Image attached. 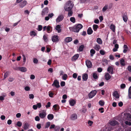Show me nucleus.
Instances as JSON below:
<instances>
[{"instance_id":"1","label":"nucleus","mask_w":131,"mask_h":131,"mask_svg":"<svg viewBox=\"0 0 131 131\" xmlns=\"http://www.w3.org/2000/svg\"><path fill=\"white\" fill-rule=\"evenodd\" d=\"M74 6L73 4L71 1H68L64 6V8L66 11L71 10Z\"/></svg>"},{"instance_id":"2","label":"nucleus","mask_w":131,"mask_h":131,"mask_svg":"<svg viewBox=\"0 0 131 131\" xmlns=\"http://www.w3.org/2000/svg\"><path fill=\"white\" fill-rule=\"evenodd\" d=\"M83 26L81 24H76L73 26V30L74 32H77Z\"/></svg>"},{"instance_id":"3","label":"nucleus","mask_w":131,"mask_h":131,"mask_svg":"<svg viewBox=\"0 0 131 131\" xmlns=\"http://www.w3.org/2000/svg\"><path fill=\"white\" fill-rule=\"evenodd\" d=\"M46 115V111L45 110H43L41 112H40L39 114L40 117L42 119L45 118Z\"/></svg>"},{"instance_id":"4","label":"nucleus","mask_w":131,"mask_h":131,"mask_svg":"<svg viewBox=\"0 0 131 131\" xmlns=\"http://www.w3.org/2000/svg\"><path fill=\"white\" fill-rule=\"evenodd\" d=\"M97 92L96 90H92L89 94V97L90 98H92L96 94Z\"/></svg>"},{"instance_id":"5","label":"nucleus","mask_w":131,"mask_h":131,"mask_svg":"<svg viewBox=\"0 0 131 131\" xmlns=\"http://www.w3.org/2000/svg\"><path fill=\"white\" fill-rule=\"evenodd\" d=\"M124 117L127 120L131 121V115L129 113H124Z\"/></svg>"},{"instance_id":"6","label":"nucleus","mask_w":131,"mask_h":131,"mask_svg":"<svg viewBox=\"0 0 131 131\" xmlns=\"http://www.w3.org/2000/svg\"><path fill=\"white\" fill-rule=\"evenodd\" d=\"M48 12V9L47 7L45 8L42 10L41 15L43 16L47 15Z\"/></svg>"},{"instance_id":"7","label":"nucleus","mask_w":131,"mask_h":131,"mask_svg":"<svg viewBox=\"0 0 131 131\" xmlns=\"http://www.w3.org/2000/svg\"><path fill=\"white\" fill-rule=\"evenodd\" d=\"M64 17V16L63 15H59L56 19L57 22L59 23L62 21Z\"/></svg>"},{"instance_id":"8","label":"nucleus","mask_w":131,"mask_h":131,"mask_svg":"<svg viewBox=\"0 0 131 131\" xmlns=\"http://www.w3.org/2000/svg\"><path fill=\"white\" fill-rule=\"evenodd\" d=\"M52 86H54L57 88H59L60 86L59 85V82L57 80H55L54 81L53 83L52 84Z\"/></svg>"},{"instance_id":"9","label":"nucleus","mask_w":131,"mask_h":131,"mask_svg":"<svg viewBox=\"0 0 131 131\" xmlns=\"http://www.w3.org/2000/svg\"><path fill=\"white\" fill-rule=\"evenodd\" d=\"M58 38L59 37L58 36L54 35L52 37V40L53 42H57L59 40Z\"/></svg>"},{"instance_id":"10","label":"nucleus","mask_w":131,"mask_h":131,"mask_svg":"<svg viewBox=\"0 0 131 131\" xmlns=\"http://www.w3.org/2000/svg\"><path fill=\"white\" fill-rule=\"evenodd\" d=\"M86 64L88 68H91L92 66L91 62L89 60H86L85 61Z\"/></svg>"},{"instance_id":"11","label":"nucleus","mask_w":131,"mask_h":131,"mask_svg":"<svg viewBox=\"0 0 131 131\" xmlns=\"http://www.w3.org/2000/svg\"><path fill=\"white\" fill-rule=\"evenodd\" d=\"M17 70L22 72H25L27 70V69L25 67H18L17 68Z\"/></svg>"},{"instance_id":"12","label":"nucleus","mask_w":131,"mask_h":131,"mask_svg":"<svg viewBox=\"0 0 131 131\" xmlns=\"http://www.w3.org/2000/svg\"><path fill=\"white\" fill-rule=\"evenodd\" d=\"M107 71L109 73H111L112 74L113 73V68L111 66H109L108 68Z\"/></svg>"},{"instance_id":"13","label":"nucleus","mask_w":131,"mask_h":131,"mask_svg":"<svg viewBox=\"0 0 131 131\" xmlns=\"http://www.w3.org/2000/svg\"><path fill=\"white\" fill-rule=\"evenodd\" d=\"M27 4V1H24L20 3L19 6L20 7L22 8L26 6Z\"/></svg>"},{"instance_id":"14","label":"nucleus","mask_w":131,"mask_h":131,"mask_svg":"<svg viewBox=\"0 0 131 131\" xmlns=\"http://www.w3.org/2000/svg\"><path fill=\"white\" fill-rule=\"evenodd\" d=\"M110 125H111L114 126L118 124V122L115 120H114L111 121L110 122Z\"/></svg>"},{"instance_id":"15","label":"nucleus","mask_w":131,"mask_h":131,"mask_svg":"<svg viewBox=\"0 0 131 131\" xmlns=\"http://www.w3.org/2000/svg\"><path fill=\"white\" fill-rule=\"evenodd\" d=\"M70 118L71 120H74L77 118V115L75 114H74L71 115Z\"/></svg>"},{"instance_id":"16","label":"nucleus","mask_w":131,"mask_h":131,"mask_svg":"<svg viewBox=\"0 0 131 131\" xmlns=\"http://www.w3.org/2000/svg\"><path fill=\"white\" fill-rule=\"evenodd\" d=\"M29 124L26 122L23 125L24 129L25 130H27L29 128Z\"/></svg>"},{"instance_id":"17","label":"nucleus","mask_w":131,"mask_h":131,"mask_svg":"<svg viewBox=\"0 0 131 131\" xmlns=\"http://www.w3.org/2000/svg\"><path fill=\"white\" fill-rule=\"evenodd\" d=\"M105 77L106 80H108L110 79L111 78V76L107 73H105Z\"/></svg>"},{"instance_id":"18","label":"nucleus","mask_w":131,"mask_h":131,"mask_svg":"<svg viewBox=\"0 0 131 131\" xmlns=\"http://www.w3.org/2000/svg\"><path fill=\"white\" fill-rule=\"evenodd\" d=\"M113 96L116 98L118 99L119 97V96L117 91H114L113 94Z\"/></svg>"},{"instance_id":"19","label":"nucleus","mask_w":131,"mask_h":131,"mask_svg":"<svg viewBox=\"0 0 131 131\" xmlns=\"http://www.w3.org/2000/svg\"><path fill=\"white\" fill-rule=\"evenodd\" d=\"M120 64L122 66H124L125 65V61L124 59H121L120 60Z\"/></svg>"},{"instance_id":"20","label":"nucleus","mask_w":131,"mask_h":131,"mask_svg":"<svg viewBox=\"0 0 131 131\" xmlns=\"http://www.w3.org/2000/svg\"><path fill=\"white\" fill-rule=\"evenodd\" d=\"M79 54H76L73 56L72 58V61H75L79 57Z\"/></svg>"},{"instance_id":"21","label":"nucleus","mask_w":131,"mask_h":131,"mask_svg":"<svg viewBox=\"0 0 131 131\" xmlns=\"http://www.w3.org/2000/svg\"><path fill=\"white\" fill-rule=\"evenodd\" d=\"M110 28L113 32H115V26L114 25L111 24L110 26Z\"/></svg>"},{"instance_id":"22","label":"nucleus","mask_w":131,"mask_h":131,"mask_svg":"<svg viewBox=\"0 0 131 131\" xmlns=\"http://www.w3.org/2000/svg\"><path fill=\"white\" fill-rule=\"evenodd\" d=\"M56 29L58 33H60L61 32V26L59 25H57L55 28Z\"/></svg>"},{"instance_id":"23","label":"nucleus","mask_w":131,"mask_h":131,"mask_svg":"<svg viewBox=\"0 0 131 131\" xmlns=\"http://www.w3.org/2000/svg\"><path fill=\"white\" fill-rule=\"evenodd\" d=\"M82 78L84 80L86 81L88 78V75L86 73H84L83 74Z\"/></svg>"},{"instance_id":"24","label":"nucleus","mask_w":131,"mask_h":131,"mask_svg":"<svg viewBox=\"0 0 131 131\" xmlns=\"http://www.w3.org/2000/svg\"><path fill=\"white\" fill-rule=\"evenodd\" d=\"M72 38L71 37H67L65 39V41L66 42H69L72 40Z\"/></svg>"},{"instance_id":"25","label":"nucleus","mask_w":131,"mask_h":131,"mask_svg":"<svg viewBox=\"0 0 131 131\" xmlns=\"http://www.w3.org/2000/svg\"><path fill=\"white\" fill-rule=\"evenodd\" d=\"M69 104L71 106H73L75 103V101L73 100H71L69 101Z\"/></svg>"},{"instance_id":"26","label":"nucleus","mask_w":131,"mask_h":131,"mask_svg":"<svg viewBox=\"0 0 131 131\" xmlns=\"http://www.w3.org/2000/svg\"><path fill=\"white\" fill-rule=\"evenodd\" d=\"M87 33L89 35L92 34L93 32V30L91 27L88 28L87 31Z\"/></svg>"},{"instance_id":"27","label":"nucleus","mask_w":131,"mask_h":131,"mask_svg":"<svg viewBox=\"0 0 131 131\" xmlns=\"http://www.w3.org/2000/svg\"><path fill=\"white\" fill-rule=\"evenodd\" d=\"M54 116L52 114H49L47 116L48 119L50 120H52Z\"/></svg>"},{"instance_id":"28","label":"nucleus","mask_w":131,"mask_h":131,"mask_svg":"<svg viewBox=\"0 0 131 131\" xmlns=\"http://www.w3.org/2000/svg\"><path fill=\"white\" fill-rule=\"evenodd\" d=\"M114 48L113 50V52H115L117 51V49L119 48V46L118 44H115L114 46Z\"/></svg>"},{"instance_id":"29","label":"nucleus","mask_w":131,"mask_h":131,"mask_svg":"<svg viewBox=\"0 0 131 131\" xmlns=\"http://www.w3.org/2000/svg\"><path fill=\"white\" fill-rule=\"evenodd\" d=\"M52 30V28L51 27L49 26H48L47 28V32L48 33H50L51 32Z\"/></svg>"},{"instance_id":"30","label":"nucleus","mask_w":131,"mask_h":131,"mask_svg":"<svg viewBox=\"0 0 131 131\" xmlns=\"http://www.w3.org/2000/svg\"><path fill=\"white\" fill-rule=\"evenodd\" d=\"M37 34L35 31H32L30 32V35L31 36H35L37 35Z\"/></svg>"},{"instance_id":"31","label":"nucleus","mask_w":131,"mask_h":131,"mask_svg":"<svg viewBox=\"0 0 131 131\" xmlns=\"http://www.w3.org/2000/svg\"><path fill=\"white\" fill-rule=\"evenodd\" d=\"M53 107L54 108V110L56 111H58L59 109V106L57 104L54 105L53 106Z\"/></svg>"},{"instance_id":"32","label":"nucleus","mask_w":131,"mask_h":131,"mask_svg":"<svg viewBox=\"0 0 131 131\" xmlns=\"http://www.w3.org/2000/svg\"><path fill=\"white\" fill-rule=\"evenodd\" d=\"M94 48L96 51H99L101 49V47L99 45L96 44L94 47Z\"/></svg>"},{"instance_id":"33","label":"nucleus","mask_w":131,"mask_h":131,"mask_svg":"<svg viewBox=\"0 0 131 131\" xmlns=\"http://www.w3.org/2000/svg\"><path fill=\"white\" fill-rule=\"evenodd\" d=\"M96 41L99 44H101L102 43V41L100 38H98L97 39Z\"/></svg>"},{"instance_id":"34","label":"nucleus","mask_w":131,"mask_h":131,"mask_svg":"<svg viewBox=\"0 0 131 131\" xmlns=\"http://www.w3.org/2000/svg\"><path fill=\"white\" fill-rule=\"evenodd\" d=\"M128 96L129 98L130 99H131V86L129 89Z\"/></svg>"},{"instance_id":"35","label":"nucleus","mask_w":131,"mask_h":131,"mask_svg":"<svg viewBox=\"0 0 131 131\" xmlns=\"http://www.w3.org/2000/svg\"><path fill=\"white\" fill-rule=\"evenodd\" d=\"M90 52L91 56L92 57L93 55L95 53V51L93 49H91L90 50Z\"/></svg>"},{"instance_id":"36","label":"nucleus","mask_w":131,"mask_h":131,"mask_svg":"<svg viewBox=\"0 0 131 131\" xmlns=\"http://www.w3.org/2000/svg\"><path fill=\"white\" fill-rule=\"evenodd\" d=\"M93 76L94 78L95 79H97L98 78L97 74L95 72H94L93 73Z\"/></svg>"},{"instance_id":"37","label":"nucleus","mask_w":131,"mask_h":131,"mask_svg":"<svg viewBox=\"0 0 131 131\" xmlns=\"http://www.w3.org/2000/svg\"><path fill=\"white\" fill-rule=\"evenodd\" d=\"M68 75L66 74H64L62 77V79L64 80H65L67 79Z\"/></svg>"},{"instance_id":"38","label":"nucleus","mask_w":131,"mask_h":131,"mask_svg":"<svg viewBox=\"0 0 131 131\" xmlns=\"http://www.w3.org/2000/svg\"><path fill=\"white\" fill-rule=\"evenodd\" d=\"M98 27V26L96 24H94L93 26V29L94 31H96Z\"/></svg>"},{"instance_id":"39","label":"nucleus","mask_w":131,"mask_h":131,"mask_svg":"<svg viewBox=\"0 0 131 131\" xmlns=\"http://www.w3.org/2000/svg\"><path fill=\"white\" fill-rule=\"evenodd\" d=\"M104 102L103 100H100L99 102V104L101 106H103L104 105Z\"/></svg>"},{"instance_id":"40","label":"nucleus","mask_w":131,"mask_h":131,"mask_svg":"<svg viewBox=\"0 0 131 131\" xmlns=\"http://www.w3.org/2000/svg\"><path fill=\"white\" fill-rule=\"evenodd\" d=\"M68 12V16L69 17H70L72 16L73 14V12L71 10H70L69 11H67Z\"/></svg>"},{"instance_id":"41","label":"nucleus","mask_w":131,"mask_h":131,"mask_svg":"<svg viewBox=\"0 0 131 131\" xmlns=\"http://www.w3.org/2000/svg\"><path fill=\"white\" fill-rule=\"evenodd\" d=\"M108 7V5H106L105 6L103 7L102 9V11L103 12H105L106 10H107Z\"/></svg>"},{"instance_id":"42","label":"nucleus","mask_w":131,"mask_h":131,"mask_svg":"<svg viewBox=\"0 0 131 131\" xmlns=\"http://www.w3.org/2000/svg\"><path fill=\"white\" fill-rule=\"evenodd\" d=\"M123 20L125 22H126L127 20V16L124 15L123 16Z\"/></svg>"},{"instance_id":"43","label":"nucleus","mask_w":131,"mask_h":131,"mask_svg":"<svg viewBox=\"0 0 131 131\" xmlns=\"http://www.w3.org/2000/svg\"><path fill=\"white\" fill-rule=\"evenodd\" d=\"M84 48V46L81 45L80 46L79 48V50L80 51H82L83 50Z\"/></svg>"},{"instance_id":"44","label":"nucleus","mask_w":131,"mask_h":131,"mask_svg":"<svg viewBox=\"0 0 131 131\" xmlns=\"http://www.w3.org/2000/svg\"><path fill=\"white\" fill-rule=\"evenodd\" d=\"M38 60L36 58H34L33 59V62L34 63L37 64L38 63Z\"/></svg>"},{"instance_id":"45","label":"nucleus","mask_w":131,"mask_h":131,"mask_svg":"<svg viewBox=\"0 0 131 131\" xmlns=\"http://www.w3.org/2000/svg\"><path fill=\"white\" fill-rule=\"evenodd\" d=\"M22 124V123L20 121H18L17 122L16 124V125L18 127H21Z\"/></svg>"},{"instance_id":"46","label":"nucleus","mask_w":131,"mask_h":131,"mask_svg":"<svg viewBox=\"0 0 131 131\" xmlns=\"http://www.w3.org/2000/svg\"><path fill=\"white\" fill-rule=\"evenodd\" d=\"M70 20L71 22L73 23H74L75 22V19L74 17H71Z\"/></svg>"},{"instance_id":"47","label":"nucleus","mask_w":131,"mask_h":131,"mask_svg":"<svg viewBox=\"0 0 131 131\" xmlns=\"http://www.w3.org/2000/svg\"><path fill=\"white\" fill-rule=\"evenodd\" d=\"M43 38L45 41L47 42L48 41L47 37V36L44 35L43 36Z\"/></svg>"},{"instance_id":"48","label":"nucleus","mask_w":131,"mask_h":131,"mask_svg":"<svg viewBox=\"0 0 131 131\" xmlns=\"http://www.w3.org/2000/svg\"><path fill=\"white\" fill-rule=\"evenodd\" d=\"M60 129V127L59 126H56L54 128V131H59Z\"/></svg>"},{"instance_id":"49","label":"nucleus","mask_w":131,"mask_h":131,"mask_svg":"<svg viewBox=\"0 0 131 131\" xmlns=\"http://www.w3.org/2000/svg\"><path fill=\"white\" fill-rule=\"evenodd\" d=\"M50 125V122H47L45 126V128H48L49 126Z\"/></svg>"},{"instance_id":"50","label":"nucleus","mask_w":131,"mask_h":131,"mask_svg":"<svg viewBox=\"0 0 131 131\" xmlns=\"http://www.w3.org/2000/svg\"><path fill=\"white\" fill-rule=\"evenodd\" d=\"M125 124L126 125H128L129 126H131V122H128V121H125Z\"/></svg>"},{"instance_id":"51","label":"nucleus","mask_w":131,"mask_h":131,"mask_svg":"<svg viewBox=\"0 0 131 131\" xmlns=\"http://www.w3.org/2000/svg\"><path fill=\"white\" fill-rule=\"evenodd\" d=\"M49 96L51 97H52L53 95V93L51 91H49Z\"/></svg>"},{"instance_id":"52","label":"nucleus","mask_w":131,"mask_h":131,"mask_svg":"<svg viewBox=\"0 0 131 131\" xmlns=\"http://www.w3.org/2000/svg\"><path fill=\"white\" fill-rule=\"evenodd\" d=\"M104 109L103 107H101L99 109V110L101 113H103L104 112Z\"/></svg>"},{"instance_id":"53","label":"nucleus","mask_w":131,"mask_h":131,"mask_svg":"<svg viewBox=\"0 0 131 131\" xmlns=\"http://www.w3.org/2000/svg\"><path fill=\"white\" fill-rule=\"evenodd\" d=\"M42 26L41 25H39L38 26V30L39 31L41 30L42 29Z\"/></svg>"},{"instance_id":"54","label":"nucleus","mask_w":131,"mask_h":131,"mask_svg":"<svg viewBox=\"0 0 131 131\" xmlns=\"http://www.w3.org/2000/svg\"><path fill=\"white\" fill-rule=\"evenodd\" d=\"M100 53L102 55H104L105 54V51L103 50H101L100 51Z\"/></svg>"},{"instance_id":"55","label":"nucleus","mask_w":131,"mask_h":131,"mask_svg":"<svg viewBox=\"0 0 131 131\" xmlns=\"http://www.w3.org/2000/svg\"><path fill=\"white\" fill-rule=\"evenodd\" d=\"M60 85L62 86H64L65 85V83L64 81H62L60 83Z\"/></svg>"},{"instance_id":"56","label":"nucleus","mask_w":131,"mask_h":131,"mask_svg":"<svg viewBox=\"0 0 131 131\" xmlns=\"http://www.w3.org/2000/svg\"><path fill=\"white\" fill-rule=\"evenodd\" d=\"M25 90L26 91H28L30 90V88L29 86H26L24 88Z\"/></svg>"},{"instance_id":"57","label":"nucleus","mask_w":131,"mask_h":131,"mask_svg":"<svg viewBox=\"0 0 131 131\" xmlns=\"http://www.w3.org/2000/svg\"><path fill=\"white\" fill-rule=\"evenodd\" d=\"M39 117H39V116H36L35 117V120L36 121H39V120H40V119Z\"/></svg>"},{"instance_id":"58","label":"nucleus","mask_w":131,"mask_h":131,"mask_svg":"<svg viewBox=\"0 0 131 131\" xmlns=\"http://www.w3.org/2000/svg\"><path fill=\"white\" fill-rule=\"evenodd\" d=\"M29 98L30 99H33L34 98V95L32 94H30L29 95Z\"/></svg>"},{"instance_id":"59","label":"nucleus","mask_w":131,"mask_h":131,"mask_svg":"<svg viewBox=\"0 0 131 131\" xmlns=\"http://www.w3.org/2000/svg\"><path fill=\"white\" fill-rule=\"evenodd\" d=\"M23 62L25 63L26 62V58L24 54L23 55Z\"/></svg>"},{"instance_id":"60","label":"nucleus","mask_w":131,"mask_h":131,"mask_svg":"<svg viewBox=\"0 0 131 131\" xmlns=\"http://www.w3.org/2000/svg\"><path fill=\"white\" fill-rule=\"evenodd\" d=\"M51 103L50 102H48L47 105L46 106V107L47 108H48L50 107Z\"/></svg>"},{"instance_id":"61","label":"nucleus","mask_w":131,"mask_h":131,"mask_svg":"<svg viewBox=\"0 0 131 131\" xmlns=\"http://www.w3.org/2000/svg\"><path fill=\"white\" fill-rule=\"evenodd\" d=\"M36 105L37 106V107H38L39 108H40L41 106V105L40 103H37V104Z\"/></svg>"},{"instance_id":"62","label":"nucleus","mask_w":131,"mask_h":131,"mask_svg":"<svg viewBox=\"0 0 131 131\" xmlns=\"http://www.w3.org/2000/svg\"><path fill=\"white\" fill-rule=\"evenodd\" d=\"M77 76V74L76 73H74L73 74V78L76 79Z\"/></svg>"},{"instance_id":"63","label":"nucleus","mask_w":131,"mask_h":131,"mask_svg":"<svg viewBox=\"0 0 131 131\" xmlns=\"http://www.w3.org/2000/svg\"><path fill=\"white\" fill-rule=\"evenodd\" d=\"M53 16L54 14L52 13L49 14L48 15V16L49 18H51Z\"/></svg>"},{"instance_id":"64","label":"nucleus","mask_w":131,"mask_h":131,"mask_svg":"<svg viewBox=\"0 0 131 131\" xmlns=\"http://www.w3.org/2000/svg\"><path fill=\"white\" fill-rule=\"evenodd\" d=\"M128 70L130 72H131V66H128L127 67Z\"/></svg>"}]
</instances>
